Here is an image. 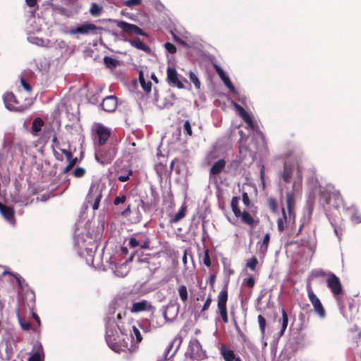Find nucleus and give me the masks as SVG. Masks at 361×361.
<instances>
[{"instance_id": "f257e3e1", "label": "nucleus", "mask_w": 361, "mask_h": 361, "mask_svg": "<svg viewBox=\"0 0 361 361\" xmlns=\"http://www.w3.org/2000/svg\"><path fill=\"white\" fill-rule=\"evenodd\" d=\"M104 189L105 185L101 180H96L92 183L87 195V202L92 204L94 210L99 209V202L103 196L102 193Z\"/></svg>"}, {"instance_id": "f03ea898", "label": "nucleus", "mask_w": 361, "mask_h": 361, "mask_svg": "<svg viewBox=\"0 0 361 361\" xmlns=\"http://www.w3.org/2000/svg\"><path fill=\"white\" fill-rule=\"evenodd\" d=\"M307 289L308 292V298L310 300L314 311L318 314V315L321 318H324L326 315L325 310L320 301V300L317 298V296L314 293L311 286L310 283L307 286Z\"/></svg>"}, {"instance_id": "7ed1b4c3", "label": "nucleus", "mask_w": 361, "mask_h": 361, "mask_svg": "<svg viewBox=\"0 0 361 361\" xmlns=\"http://www.w3.org/2000/svg\"><path fill=\"white\" fill-rule=\"evenodd\" d=\"M167 81L170 86L178 89L184 88V82L186 80L178 75L176 69H167Z\"/></svg>"}, {"instance_id": "20e7f679", "label": "nucleus", "mask_w": 361, "mask_h": 361, "mask_svg": "<svg viewBox=\"0 0 361 361\" xmlns=\"http://www.w3.org/2000/svg\"><path fill=\"white\" fill-rule=\"evenodd\" d=\"M94 130V139L98 141V144L99 145H104L110 136V130L102 124H96Z\"/></svg>"}, {"instance_id": "39448f33", "label": "nucleus", "mask_w": 361, "mask_h": 361, "mask_svg": "<svg viewBox=\"0 0 361 361\" xmlns=\"http://www.w3.org/2000/svg\"><path fill=\"white\" fill-rule=\"evenodd\" d=\"M228 300V293L226 290H222L219 292L218 295V309L219 310V313L222 317L223 321L225 323H227L228 321L227 310H226V302Z\"/></svg>"}, {"instance_id": "423d86ee", "label": "nucleus", "mask_w": 361, "mask_h": 361, "mask_svg": "<svg viewBox=\"0 0 361 361\" xmlns=\"http://www.w3.org/2000/svg\"><path fill=\"white\" fill-rule=\"evenodd\" d=\"M173 39L185 47H190L192 45L193 39L190 33L185 32L180 34L177 29L171 31Z\"/></svg>"}, {"instance_id": "0eeeda50", "label": "nucleus", "mask_w": 361, "mask_h": 361, "mask_svg": "<svg viewBox=\"0 0 361 361\" xmlns=\"http://www.w3.org/2000/svg\"><path fill=\"white\" fill-rule=\"evenodd\" d=\"M117 26L128 35H137L147 36V34L138 26L125 21H119Z\"/></svg>"}, {"instance_id": "6e6552de", "label": "nucleus", "mask_w": 361, "mask_h": 361, "mask_svg": "<svg viewBox=\"0 0 361 361\" xmlns=\"http://www.w3.org/2000/svg\"><path fill=\"white\" fill-rule=\"evenodd\" d=\"M98 29H99V27L93 23H83L80 26L71 28L69 33L71 35H87L90 33H94Z\"/></svg>"}, {"instance_id": "1a4fd4ad", "label": "nucleus", "mask_w": 361, "mask_h": 361, "mask_svg": "<svg viewBox=\"0 0 361 361\" xmlns=\"http://www.w3.org/2000/svg\"><path fill=\"white\" fill-rule=\"evenodd\" d=\"M326 283L327 286L336 297L341 293V284L339 279L335 274L332 273L328 274Z\"/></svg>"}, {"instance_id": "9d476101", "label": "nucleus", "mask_w": 361, "mask_h": 361, "mask_svg": "<svg viewBox=\"0 0 361 361\" xmlns=\"http://www.w3.org/2000/svg\"><path fill=\"white\" fill-rule=\"evenodd\" d=\"M139 81L143 90L149 93L152 90V82L149 80L148 69H142L139 72Z\"/></svg>"}, {"instance_id": "9b49d317", "label": "nucleus", "mask_w": 361, "mask_h": 361, "mask_svg": "<svg viewBox=\"0 0 361 361\" xmlns=\"http://www.w3.org/2000/svg\"><path fill=\"white\" fill-rule=\"evenodd\" d=\"M189 352L192 358L202 359L204 357V353L202 349L200 343L195 339L190 341Z\"/></svg>"}, {"instance_id": "f8f14e48", "label": "nucleus", "mask_w": 361, "mask_h": 361, "mask_svg": "<svg viewBox=\"0 0 361 361\" xmlns=\"http://www.w3.org/2000/svg\"><path fill=\"white\" fill-rule=\"evenodd\" d=\"M4 101L7 109L13 111H22L21 106H16L18 101L14 94L11 92L6 93L4 95Z\"/></svg>"}, {"instance_id": "ddd939ff", "label": "nucleus", "mask_w": 361, "mask_h": 361, "mask_svg": "<svg viewBox=\"0 0 361 361\" xmlns=\"http://www.w3.org/2000/svg\"><path fill=\"white\" fill-rule=\"evenodd\" d=\"M101 105L104 111L112 112L116 108L117 99L114 96H108L103 99Z\"/></svg>"}, {"instance_id": "4468645a", "label": "nucleus", "mask_w": 361, "mask_h": 361, "mask_svg": "<svg viewBox=\"0 0 361 361\" xmlns=\"http://www.w3.org/2000/svg\"><path fill=\"white\" fill-rule=\"evenodd\" d=\"M179 306L176 305H171L166 307L163 312V316L166 321H173L178 315Z\"/></svg>"}, {"instance_id": "2eb2a0df", "label": "nucleus", "mask_w": 361, "mask_h": 361, "mask_svg": "<svg viewBox=\"0 0 361 361\" xmlns=\"http://www.w3.org/2000/svg\"><path fill=\"white\" fill-rule=\"evenodd\" d=\"M152 309V307L148 301L142 300V301L133 303L130 311L133 313H137V312H140L142 311L150 310Z\"/></svg>"}, {"instance_id": "dca6fc26", "label": "nucleus", "mask_w": 361, "mask_h": 361, "mask_svg": "<svg viewBox=\"0 0 361 361\" xmlns=\"http://www.w3.org/2000/svg\"><path fill=\"white\" fill-rule=\"evenodd\" d=\"M221 354L225 361H241L240 358L236 356L233 350L225 347L221 348Z\"/></svg>"}, {"instance_id": "f3484780", "label": "nucleus", "mask_w": 361, "mask_h": 361, "mask_svg": "<svg viewBox=\"0 0 361 361\" xmlns=\"http://www.w3.org/2000/svg\"><path fill=\"white\" fill-rule=\"evenodd\" d=\"M0 212L8 221H13L14 212L11 207L4 205L0 202Z\"/></svg>"}, {"instance_id": "a211bd4d", "label": "nucleus", "mask_w": 361, "mask_h": 361, "mask_svg": "<svg viewBox=\"0 0 361 361\" xmlns=\"http://www.w3.org/2000/svg\"><path fill=\"white\" fill-rule=\"evenodd\" d=\"M218 74L219 77L223 80L225 85L234 94H236L237 92L234 87V86L232 85L228 76L226 75V73L224 72V69H216Z\"/></svg>"}, {"instance_id": "6ab92c4d", "label": "nucleus", "mask_w": 361, "mask_h": 361, "mask_svg": "<svg viewBox=\"0 0 361 361\" xmlns=\"http://www.w3.org/2000/svg\"><path fill=\"white\" fill-rule=\"evenodd\" d=\"M36 351L29 357L27 361H44V351L41 344L35 347Z\"/></svg>"}, {"instance_id": "aec40b11", "label": "nucleus", "mask_w": 361, "mask_h": 361, "mask_svg": "<svg viewBox=\"0 0 361 361\" xmlns=\"http://www.w3.org/2000/svg\"><path fill=\"white\" fill-rule=\"evenodd\" d=\"M129 42L133 47L137 48L139 50H142L146 52H149L150 51L149 47L138 38L130 39Z\"/></svg>"}, {"instance_id": "412c9836", "label": "nucleus", "mask_w": 361, "mask_h": 361, "mask_svg": "<svg viewBox=\"0 0 361 361\" xmlns=\"http://www.w3.org/2000/svg\"><path fill=\"white\" fill-rule=\"evenodd\" d=\"M226 161L224 159H220L214 163L210 169V173L212 175L219 174L225 167Z\"/></svg>"}, {"instance_id": "4be33fe9", "label": "nucleus", "mask_w": 361, "mask_h": 361, "mask_svg": "<svg viewBox=\"0 0 361 361\" xmlns=\"http://www.w3.org/2000/svg\"><path fill=\"white\" fill-rule=\"evenodd\" d=\"M293 173V167L287 164H284L282 178L285 182H289Z\"/></svg>"}, {"instance_id": "5701e85b", "label": "nucleus", "mask_w": 361, "mask_h": 361, "mask_svg": "<svg viewBox=\"0 0 361 361\" xmlns=\"http://www.w3.org/2000/svg\"><path fill=\"white\" fill-rule=\"evenodd\" d=\"M177 290L181 301L185 303L188 299L187 287L185 285H180L178 286Z\"/></svg>"}, {"instance_id": "b1692460", "label": "nucleus", "mask_w": 361, "mask_h": 361, "mask_svg": "<svg viewBox=\"0 0 361 361\" xmlns=\"http://www.w3.org/2000/svg\"><path fill=\"white\" fill-rule=\"evenodd\" d=\"M294 196L292 192H288L286 193V204H287V209L289 213V215L290 216L292 214V209L294 207Z\"/></svg>"}, {"instance_id": "393cba45", "label": "nucleus", "mask_w": 361, "mask_h": 361, "mask_svg": "<svg viewBox=\"0 0 361 361\" xmlns=\"http://www.w3.org/2000/svg\"><path fill=\"white\" fill-rule=\"evenodd\" d=\"M104 62L107 68H116L121 66L118 60L110 56H105L104 58Z\"/></svg>"}, {"instance_id": "a878e982", "label": "nucleus", "mask_w": 361, "mask_h": 361, "mask_svg": "<svg viewBox=\"0 0 361 361\" xmlns=\"http://www.w3.org/2000/svg\"><path fill=\"white\" fill-rule=\"evenodd\" d=\"M128 269L126 264H121L119 267H116L114 274L116 276L119 277H123L127 275Z\"/></svg>"}, {"instance_id": "bb28decb", "label": "nucleus", "mask_w": 361, "mask_h": 361, "mask_svg": "<svg viewBox=\"0 0 361 361\" xmlns=\"http://www.w3.org/2000/svg\"><path fill=\"white\" fill-rule=\"evenodd\" d=\"M239 198L237 197H233L231 200V205L232 207V210L236 217H239L241 214V212L238 208Z\"/></svg>"}, {"instance_id": "cd10ccee", "label": "nucleus", "mask_w": 361, "mask_h": 361, "mask_svg": "<svg viewBox=\"0 0 361 361\" xmlns=\"http://www.w3.org/2000/svg\"><path fill=\"white\" fill-rule=\"evenodd\" d=\"M281 313H282L281 329L279 333L281 336L283 335V334L287 328L288 323V314H287L286 312L284 310H282Z\"/></svg>"}, {"instance_id": "c85d7f7f", "label": "nucleus", "mask_w": 361, "mask_h": 361, "mask_svg": "<svg viewBox=\"0 0 361 361\" xmlns=\"http://www.w3.org/2000/svg\"><path fill=\"white\" fill-rule=\"evenodd\" d=\"M186 213V207L183 205L180 209L176 213L174 216L171 219V223H177L181 219H183L185 216Z\"/></svg>"}, {"instance_id": "c756f323", "label": "nucleus", "mask_w": 361, "mask_h": 361, "mask_svg": "<svg viewBox=\"0 0 361 361\" xmlns=\"http://www.w3.org/2000/svg\"><path fill=\"white\" fill-rule=\"evenodd\" d=\"M242 221H243L245 224L252 226L254 224V219L252 217V216L246 211H243L241 212V214L240 216Z\"/></svg>"}, {"instance_id": "7c9ffc66", "label": "nucleus", "mask_w": 361, "mask_h": 361, "mask_svg": "<svg viewBox=\"0 0 361 361\" xmlns=\"http://www.w3.org/2000/svg\"><path fill=\"white\" fill-rule=\"evenodd\" d=\"M270 240V235L269 233H266L264 236L263 240L262 243H259V251L262 253H264L267 252L269 243Z\"/></svg>"}, {"instance_id": "2f4dec72", "label": "nucleus", "mask_w": 361, "mask_h": 361, "mask_svg": "<svg viewBox=\"0 0 361 361\" xmlns=\"http://www.w3.org/2000/svg\"><path fill=\"white\" fill-rule=\"evenodd\" d=\"M44 125L43 121L40 118H36L34 119L32 125V130L35 133H38L41 130L42 127Z\"/></svg>"}, {"instance_id": "473e14b6", "label": "nucleus", "mask_w": 361, "mask_h": 361, "mask_svg": "<svg viewBox=\"0 0 361 361\" xmlns=\"http://www.w3.org/2000/svg\"><path fill=\"white\" fill-rule=\"evenodd\" d=\"M282 212H283V217L279 219L278 220V222H277V226H278V229L280 231H283L286 227V212H285V209L283 208L282 209Z\"/></svg>"}, {"instance_id": "72a5a7b5", "label": "nucleus", "mask_w": 361, "mask_h": 361, "mask_svg": "<svg viewBox=\"0 0 361 361\" xmlns=\"http://www.w3.org/2000/svg\"><path fill=\"white\" fill-rule=\"evenodd\" d=\"M102 7L98 4L93 3L90 7V13L93 16H98L101 13Z\"/></svg>"}, {"instance_id": "f704fd0d", "label": "nucleus", "mask_w": 361, "mask_h": 361, "mask_svg": "<svg viewBox=\"0 0 361 361\" xmlns=\"http://www.w3.org/2000/svg\"><path fill=\"white\" fill-rule=\"evenodd\" d=\"M240 116L243 118V120L246 122L250 128L252 129L254 128V124L252 118L246 111H245L244 113H242Z\"/></svg>"}, {"instance_id": "c9c22d12", "label": "nucleus", "mask_w": 361, "mask_h": 361, "mask_svg": "<svg viewBox=\"0 0 361 361\" xmlns=\"http://www.w3.org/2000/svg\"><path fill=\"white\" fill-rule=\"evenodd\" d=\"M131 336L132 338L135 337L137 343H140L142 339L140 330L135 326H133Z\"/></svg>"}, {"instance_id": "e433bc0d", "label": "nucleus", "mask_w": 361, "mask_h": 361, "mask_svg": "<svg viewBox=\"0 0 361 361\" xmlns=\"http://www.w3.org/2000/svg\"><path fill=\"white\" fill-rule=\"evenodd\" d=\"M258 322H259V329L261 331L262 336L263 337L264 335L265 327H266V319L262 315L259 314L258 316Z\"/></svg>"}, {"instance_id": "4c0bfd02", "label": "nucleus", "mask_w": 361, "mask_h": 361, "mask_svg": "<svg viewBox=\"0 0 361 361\" xmlns=\"http://www.w3.org/2000/svg\"><path fill=\"white\" fill-rule=\"evenodd\" d=\"M258 263L257 259L255 257H252L249 260H247L246 263L247 267L254 271L256 268V266Z\"/></svg>"}, {"instance_id": "58836bf2", "label": "nucleus", "mask_w": 361, "mask_h": 361, "mask_svg": "<svg viewBox=\"0 0 361 361\" xmlns=\"http://www.w3.org/2000/svg\"><path fill=\"white\" fill-rule=\"evenodd\" d=\"M189 76L191 82L194 84L195 87L197 90H199L200 88V82L197 75L192 72H190Z\"/></svg>"}, {"instance_id": "ea45409f", "label": "nucleus", "mask_w": 361, "mask_h": 361, "mask_svg": "<svg viewBox=\"0 0 361 361\" xmlns=\"http://www.w3.org/2000/svg\"><path fill=\"white\" fill-rule=\"evenodd\" d=\"M207 60L211 62V64L213 66V68H221V63L215 56L209 55L207 56Z\"/></svg>"}, {"instance_id": "a19ab883", "label": "nucleus", "mask_w": 361, "mask_h": 361, "mask_svg": "<svg viewBox=\"0 0 361 361\" xmlns=\"http://www.w3.org/2000/svg\"><path fill=\"white\" fill-rule=\"evenodd\" d=\"M164 47L166 51L171 54H175L176 52V47L171 42H166L164 44Z\"/></svg>"}, {"instance_id": "79ce46f5", "label": "nucleus", "mask_w": 361, "mask_h": 361, "mask_svg": "<svg viewBox=\"0 0 361 361\" xmlns=\"http://www.w3.org/2000/svg\"><path fill=\"white\" fill-rule=\"evenodd\" d=\"M69 164L64 169L63 171L65 173L68 172L77 163L78 159L77 158H71V160H67Z\"/></svg>"}, {"instance_id": "37998d69", "label": "nucleus", "mask_w": 361, "mask_h": 361, "mask_svg": "<svg viewBox=\"0 0 361 361\" xmlns=\"http://www.w3.org/2000/svg\"><path fill=\"white\" fill-rule=\"evenodd\" d=\"M85 169H83L82 167H78L73 171L74 176H75L77 178L82 177L85 175Z\"/></svg>"}, {"instance_id": "c03bdc74", "label": "nucleus", "mask_w": 361, "mask_h": 361, "mask_svg": "<svg viewBox=\"0 0 361 361\" xmlns=\"http://www.w3.org/2000/svg\"><path fill=\"white\" fill-rule=\"evenodd\" d=\"M183 129L188 135L191 136L192 135L191 125L188 120L184 122Z\"/></svg>"}, {"instance_id": "a18cd8bd", "label": "nucleus", "mask_w": 361, "mask_h": 361, "mask_svg": "<svg viewBox=\"0 0 361 361\" xmlns=\"http://www.w3.org/2000/svg\"><path fill=\"white\" fill-rule=\"evenodd\" d=\"M126 200V196L123 195L121 196H118L114 199V204L115 205H118L120 204H123L125 202Z\"/></svg>"}, {"instance_id": "49530a36", "label": "nucleus", "mask_w": 361, "mask_h": 361, "mask_svg": "<svg viewBox=\"0 0 361 361\" xmlns=\"http://www.w3.org/2000/svg\"><path fill=\"white\" fill-rule=\"evenodd\" d=\"M203 263L207 267H209L211 266V262L209 259V255L207 250L204 251V257H203Z\"/></svg>"}, {"instance_id": "de8ad7c7", "label": "nucleus", "mask_w": 361, "mask_h": 361, "mask_svg": "<svg viewBox=\"0 0 361 361\" xmlns=\"http://www.w3.org/2000/svg\"><path fill=\"white\" fill-rule=\"evenodd\" d=\"M140 3L141 0H126L125 1V5L128 7H132L139 5Z\"/></svg>"}, {"instance_id": "09e8293b", "label": "nucleus", "mask_w": 361, "mask_h": 361, "mask_svg": "<svg viewBox=\"0 0 361 361\" xmlns=\"http://www.w3.org/2000/svg\"><path fill=\"white\" fill-rule=\"evenodd\" d=\"M351 219L355 224L360 223L361 215L357 212H355L351 216Z\"/></svg>"}, {"instance_id": "8fccbe9b", "label": "nucleus", "mask_w": 361, "mask_h": 361, "mask_svg": "<svg viewBox=\"0 0 361 361\" xmlns=\"http://www.w3.org/2000/svg\"><path fill=\"white\" fill-rule=\"evenodd\" d=\"M19 323L21 326V328L24 330H29L30 329V324L28 322H23L20 317L18 315Z\"/></svg>"}, {"instance_id": "3c124183", "label": "nucleus", "mask_w": 361, "mask_h": 361, "mask_svg": "<svg viewBox=\"0 0 361 361\" xmlns=\"http://www.w3.org/2000/svg\"><path fill=\"white\" fill-rule=\"evenodd\" d=\"M20 83L25 91L28 92L31 91L30 85L23 78H20Z\"/></svg>"}, {"instance_id": "603ef678", "label": "nucleus", "mask_w": 361, "mask_h": 361, "mask_svg": "<svg viewBox=\"0 0 361 361\" xmlns=\"http://www.w3.org/2000/svg\"><path fill=\"white\" fill-rule=\"evenodd\" d=\"M211 302H212V298H211V296H209L207 298V300H206V301H205V302H204V305H203V307L202 308V311L204 312L207 310H208V308L209 307V306L211 305Z\"/></svg>"}, {"instance_id": "864d4df0", "label": "nucleus", "mask_w": 361, "mask_h": 361, "mask_svg": "<svg viewBox=\"0 0 361 361\" xmlns=\"http://www.w3.org/2000/svg\"><path fill=\"white\" fill-rule=\"evenodd\" d=\"M176 339H174L173 341H171V342L170 343V344H169V346L167 347V348H166V353H165V354H164V358H165V360L169 359V357H168V355H169V353H170V351H171V348H173V344H174V343L176 342Z\"/></svg>"}, {"instance_id": "5fc2aeb1", "label": "nucleus", "mask_w": 361, "mask_h": 361, "mask_svg": "<svg viewBox=\"0 0 361 361\" xmlns=\"http://www.w3.org/2000/svg\"><path fill=\"white\" fill-rule=\"evenodd\" d=\"M132 174V171H128L127 175H121L118 177V180L121 182H126L128 180L130 176Z\"/></svg>"}, {"instance_id": "6e6d98bb", "label": "nucleus", "mask_w": 361, "mask_h": 361, "mask_svg": "<svg viewBox=\"0 0 361 361\" xmlns=\"http://www.w3.org/2000/svg\"><path fill=\"white\" fill-rule=\"evenodd\" d=\"M129 246L130 247H137L139 246V242L134 238H130L129 239Z\"/></svg>"}, {"instance_id": "4d7b16f0", "label": "nucleus", "mask_w": 361, "mask_h": 361, "mask_svg": "<svg viewBox=\"0 0 361 361\" xmlns=\"http://www.w3.org/2000/svg\"><path fill=\"white\" fill-rule=\"evenodd\" d=\"M61 152L65 155L67 160H71V158H73V155L71 151L61 149Z\"/></svg>"}, {"instance_id": "13d9d810", "label": "nucleus", "mask_w": 361, "mask_h": 361, "mask_svg": "<svg viewBox=\"0 0 361 361\" xmlns=\"http://www.w3.org/2000/svg\"><path fill=\"white\" fill-rule=\"evenodd\" d=\"M245 282L249 287H252L255 285V279L252 276L246 279Z\"/></svg>"}, {"instance_id": "bf43d9fd", "label": "nucleus", "mask_w": 361, "mask_h": 361, "mask_svg": "<svg viewBox=\"0 0 361 361\" xmlns=\"http://www.w3.org/2000/svg\"><path fill=\"white\" fill-rule=\"evenodd\" d=\"M233 106H234L235 110L239 114V115H240L242 113H244V111H245L243 107H241L240 105H238V104H236L235 102L233 103Z\"/></svg>"}, {"instance_id": "052dcab7", "label": "nucleus", "mask_w": 361, "mask_h": 361, "mask_svg": "<svg viewBox=\"0 0 361 361\" xmlns=\"http://www.w3.org/2000/svg\"><path fill=\"white\" fill-rule=\"evenodd\" d=\"M243 202L247 206H248V204L250 203V200H249L248 195L246 192H244L243 194Z\"/></svg>"}, {"instance_id": "680f3d73", "label": "nucleus", "mask_w": 361, "mask_h": 361, "mask_svg": "<svg viewBox=\"0 0 361 361\" xmlns=\"http://www.w3.org/2000/svg\"><path fill=\"white\" fill-rule=\"evenodd\" d=\"M269 205L271 208V209L275 212L276 209V202L274 199H270L269 200Z\"/></svg>"}, {"instance_id": "e2e57ef3", "label": "nucleus", "mask_w": 361, "mask_h": 361, "mask_svg": "<svg viewBox=\"0 0 361 361\" xmlns=\"http://www.w3.org/2000/svg\"><path fill=\"white\" fill-rule=\"evenodd\" d=\"M26 4L30 7H34L37 3V0H25Z\"/></svg>"}, {"instance_id": "0e129e2a", "label": "nucleus", "mask_w": 361, "mask_h": 361, "mask_svg": "<svg viewBox=\"0 0 361 361\" xmlns=\"http://www.w3.org/2000/svg\"><path fill=\"white\" fill-rule=\"evenodd\" d=\"M112 158H113V155H110L109 158L105 159L104 160H102V161H100V162L102 164L109 162L112 159ZM96 159L98 161H99V157H98L97 154H96Z\"/></svg>"}, {"instance_id": "69168bd1", "label": "nucleus", "mask_w": 361, "mask_h": 361, "mask_svg": "<svg viewBox=\"0 0 361 361\" xmlns=\"http://www.w3.org/2000/svg\"><path fill=\"white\" fill-rule=\"evenodd\" d=\"M131 212L130 206L128 205L126 209L122 212V215L128 216Z\"/></svg>"}, {"instance_id": "338daca9", "label": "nucleus", "mask_w": 361, "mask_h": 361, "mask_svg": "<svg viewBox=\"0 0 361 361\" xmlns=\"http://www.w3.org/2000/svg\"><path fill=\"white\" fill-rule=\"evenodd\" d=\"M149 80H153L154 81L155 83H158V79L156 77L155 74L152 73H149Z\"/></svg>"}, {"instance_id": "774afa93", "label": "nucleus", "mask_w": 361, "mask_h": 361, "mask_svg": "<svg viewBox=\"0 0 361 361\" xmlns=\"http://www.w3.org/2000/svg\"><path fill=\"white\" fill-rule=\"evenodd\" d=\"M187 254H188V252H187V250H185L184 251V254H183V259H182V260H183V263L185 265H186V264H187Z\"/></svg>"}]
</instances>
